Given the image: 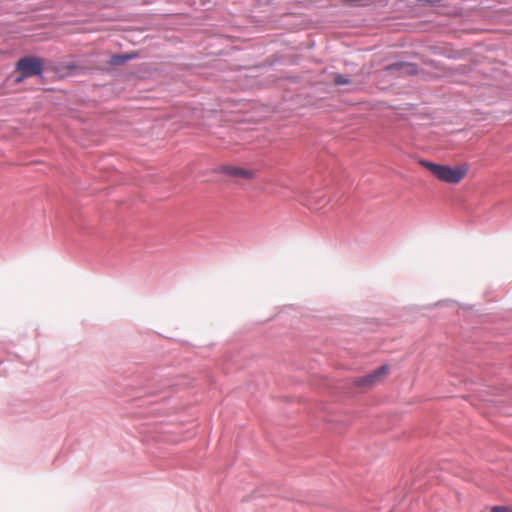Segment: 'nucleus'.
I'll return each instance as SVG.
<instances>
[{"instance_id": "7ed1b4c3", "label": "nucleus", "mask_w": 512, "mask_h": 512, "mask_svg": "<svg viewBox=\"0 0 512 512\" xmlns=\"http://www.w3.org/2000/svg\"><path fill=\"white\" fill-rule=\"evenodd\" d=\"M389 373L388 365H382L378 369L369 373L366 376L360 377L358 379H354V388L359 387L363 389H369L376 384L383 381Z\"/></svg>"}, {"instance_id": "6e6552de", "label": "nucleus", "mask_w": 512, "mask_h": 512, "mask_svg": "<svg viewBox=\"0 0 512 512\" xmlns=\"http://www.w3.org/2000/svg\"><path fill=\"white\" fill-rule=\"evenodd\" d=\"M335 82H336V84H345L348 82V80L343 78L342 76H337L335 78Z\"/></svg>"}, {"instance_id": "20e7f679", "label": "nucleus", "mask_w": 512, "mask_h": 512, "mask_svg": "<svg viewBox=\"0 0 512 512\" xmlns=\"http://www.w3.org/2000/svg\"><path fill=\"white\" fill-rule=\"evenodd\" d=\"M222 173L234 179H253L255 174L252 170L239 166L227 165L221 168Z\"/></svg>"}, {"instance_id": "f03ea898", "label": "nucleus", "mask_w": 512, "mask_h": 512, "mask_svg": "<svg viewBox=\"0 0 512 512\" xmlns=\"http://www.w3.org/2000/svg\"><path fill=\"white\" fill-rule=\"evenodd\" d=\"M16 69L20 75L15 79V83H21L27 77L40 75L43 63L35 57H24L17 62Z\"/></svg>"}, {"instance_id": "423d86ee", "label": "nucleus", "mask_w": 512, "mask_h": 512, "mask_svg": "<svg viewBox=\"0 0 512 512\" xmlns=\"http://www.w3.org/2000/svg\"><path fill=\"white\" fill-rule=\"evenodd\" d=\"M132 56L131 55H114L112 58H111V64L113 65H121L123 64L124 62H126L127 60L131 59Z\"/></svg>"}, {"instance_id": "f257e3e1", "label": "nucleus", "mask_w": 512, "mask_h": 512, "mask_svg": "<svg viewBox=\"0 0 512 512\" xmlns=\"http://www.w3.org/2000/svg\"><path fill=\"white\" fill-rule=\"evenodd\" d=\"M419 163L422 167L427 169L433 176H435L439 181L448 184L460 183L466 177L469 171V165L467 163L460 164L455 167L437 164L427 160H421Z\"/></svg>"}, {"instance_id": "0eeeda50", "label": "nucleus", "mask_w": 512, "mask_h": 512, "mask_svg": "<svg viewBox=\"0 0 512 512\" xmlns=\"http://www.w3.org/2000/svg\"><path fill=\"white\" fill-rule=\"evenodd\" d=\"M491 512H512V507L509 506H493Z\"/></svg>"}, {"instance_id": "39448f33", "label": "nucleus", "mask_w": 512, "mask_h": 512, "mask_svg": "<svg viewBox=\"0 0 512 512\" xmlns=\"http://www.w3.org/2000/svg\"><path fill=\"white\" fill-rule=\"evenodd\" d=\"M387 69L396 71L400 75H414L417 72L416 66L410 63H395L389 66Z\"/></svg>"}]
</instances>
